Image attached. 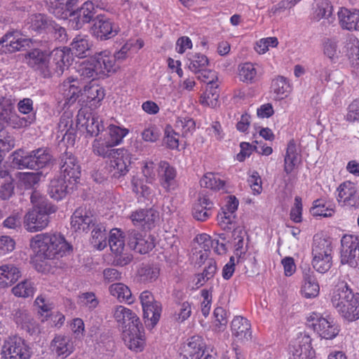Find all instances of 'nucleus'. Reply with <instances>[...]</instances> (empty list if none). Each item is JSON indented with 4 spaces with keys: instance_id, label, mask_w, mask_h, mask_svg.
<instances>
[{
    "instance_id": "nucleus-1",
    "label": "nucleus",
    "mask_w": 359,
    "mask_h": 359,
    "mask_svg": "<svg viewBox=\"0 0 359 359\" xmlns=\"http://www.w3.org/2000/svg\"><path fill=\"white\" fill-rule=\"evenodd\" d=\"M25 60L28 65L39 72L43 77L50 78L55 74L62 75L70 65L72 57L69 50L65 48L54 49L49 54L35 48L27 53Z\"/></svg>"
},
{
    "instance_id": "nucleus-2",
    "label": "nucleus",
    "mask_w": 359,
    "mask_h": 359,
    "mask_svg": "<svg viewBox=\"0 0 359 359\" xmlns=\"http://www.w3.org/2000/svg\"><path fill=\"white\" fill-rule=\"evenodd\" d=\"M30 246L41 259H53L69 253L72 246L58 233H39L34 236Z\"/></svg>"
},
{
    "instance_id": "nucleus-3",
    "label": "nucleus",
    "mask_w": 359,
    "mask_h": 359,
    "mask_svg": "<svg viewBox=\"0 0 359 359\" xmlns=\"http://www.w3.org/2000/svg\"><path fill=\"white\" fill-rule=\"evenodd\" d=\"M33 208L24 217V226L29 232H36L45 229L49 222V214L55 212L46 198L34 191L30 196Z\"/></svg>"
},
{
    "instance_id": "nucleus-4",
    "label": "nucleus",
    "mask_w": 359,
    "mask_h": 359,
    "mask_svg": "<svg viewBox=\"0 0 359 359\" xmlns=\"http://www.w3.org/2000/svg\"><path fill=\"white\" fill-rule=\"evenodd\" d=\"M52 155L47 148H39L30 152L18 149L12 154V163L19 169L37 170L48 165Z\"/></svg>"
},
{
    "instance_id": "nucleus-5",
    "label": "nucleus",
    "mask_w": 359,
    "mask_h": 359,
    "mask_svg": "<svg viewBox=\"0 0 359 359\" xmlns=\"http://www.w3.org/2000/svg\"><path fill=\"white\" fill-rule=\"evenodd\" d=\"M309 327H312L321 338L332 339L336 337L339 328L334 318L327 316L323 317L320 313L313 312L307 317Z\"/></svg>"
},
{
    "instance_id": "nucleus-6",
    "label": "nucleus",
    "mask_w": 359,
    "mask_h": 359,
    "mask_svg": "<svg viewBox=\"0 0 359 359\" xmlns=\"http://www.w3.org/2000/svg\"><path fill=\"white\" fill-rule=\"evenodd\" d=\"M139 298L143 310L145 325L152 329L160 319L161 305L160 302L155 300L151 292L148 290L143 291Z\"/></svg>"
},
{
    "instance_id": "nucleus-7",
    "label": "nucleus",
    "mask_w": 359,
    "mask_h": 359,
    "mask_svg": "<svg viewBox=\"0 0 359 359\" xmlns=\"http://www.w3.org/2000/svg\"><path fill=\"white\" fill-rule=\"evenodd\" d=\"M1 355L4 359H29L31 351L25 339L13 336L4 341Z\"/></svg>"
},
{
    "instance_id": "nucleus-8",
    "label": "nucleus",
    "mask_w": 359,
    "mask_h": 359,
    "mask_svg": "<svg viewBox=\"0 0 359 359\" xmlns=\"http://www.w3.org/2000/svg\"><path fill=\"white\" fill-rule=\"evenodd\" d=\"M121 32L119 25L111 18L98 15L93 20L90 28L92 35L100 41L111 39Z\"/></svg>"
},
{
    "instance_id": "nucleus-9",
    "label": "nucleus",
    "mask_w": 359,
    "mask_h": 359,
    "mask_svg": "<svg viewBox=\"0 0 359 359\" xmlns=\"http://www.w3.org/2000/svg\"><path fill=\"white\" fill-rule=\"evenodd\" d=\"M341 262L351 267L359 266V237L346 234L341 239Z\"/></svg>"
},
{
    "instance_id": "nucleus-10",
    "label": "nucleus",
    "mask_w": 359,
    "mask_h": 359,
    "mask_svg": "<svg viewBox=\"0 0 359 359\" xmlns=\"http://www.w3.org/2000/svg\"><path fill=\"white\" fill-rule=\"evenodd\" d=\"M289 355L290 359H313L315 351L311 346L310 336L306 333H299L290 342Z\"/></svg>"
},
{
    "instance_id": "nucleus-11",
    "label": "nucleus",
    "mask_w": 359,
    "mask_h": 359,
    "mask_svg": "<svg viewBox=\"0 0 359 359\" xmlns=\"http://www.w3.org/2000/svg\"><path fill=\"white\" fill-rule=\"evenodd\" d=\"M112 316L123 333L129 330H137V326L141 325L135 313L122 305H116L112 309Z\"/></svg>"
},
{
    "instance_id": "nucleus-12",
    "label": "nucleus",
    "mask_w": 359,
    "mask_h": 359,
    "mask_svg": "<svg viewBox=\"0 0 359 359\" xmlns=\"http://www.w3.org/2000/svg\"><path fill=\"white\" fill-rule=\"evenodd\" d=\"M59 93L62 96L60 102H63V108L73 105L83 95L78 78L73 76L69 77L60 85Z\"/></svg>"
},
{
    "instance_id": "nucleus-13",
    "label": "nucleus",
    "mask_w": 359,
    "mask_h": 359,
    "mask_svg": "<svg viewBox=\"0 0 359 359\" xmlns=\"http://www.w3.org/2000/svg\"><path fill=\"white\" fill-rule=\"evenodd\" d=\"M60 177L69 183L76 182L81 177V167L76 157L69 151L60 156Z\"/></svg>"
},
{
    "instance_id": "nucleus-14",
    "label": "nucleus",
    "mask_w": 359,
    "mask_h": 359,
    "mask_svg": "<svg viewBox=\"0 0 359 359\" xmlns=\"http://www.w3.org/2000/svg\"><path fill=\"white\" fill-rule=\"evenodd\" d=\"M337 201L342 207L357 208L359 205V191L350 181L341 183L337 189Z\"/></svg>"
},
{
    "instance_id": "nucleus-15",
    "label": "nucleus",
    "mask_w": 359,
    "mask_h": 359,
    "mask_svg": "<svg viewBox=\"0 0 359 359\" xmlns=\"http://www.w3.org/2000/svg\"><path fill=\"white\" fill-rule=\"evenodd\" d=\"M128 245L140 254H146L154 248V238L151 235L142 234L136 230H130L128 231Z\"/></svg>"
},
{
    "instance_id": "nucleus-16",
    "label": "nucleus",
    "mask_w": 359,
    "mask_h": 359,
    "mask_svg": "<svg viewBox=\"0 0 359 359\" xmlns=\"http://www.w3.org/2000/svg\"><path fill=\"white\" fill-rule=\"evenodd\" d=\"M95 13V8L92 1H85L82 6L72 15V18L69 20V25L74 29H79L83 26L93 20V16Z\"/></svg>"
},
{
    "instance_id": "nucleus-17",
    "label": "nucleus",
    "mask_w": 359,
    "mask_h": 359,
    "mask_svg": "<svg viewBox=\"0 0 359 359\" xmlns=\"http://www.w3.org/2000/svg\"><path fill=\"white\" fill-rule=\"evenodd\" d=\"M92 151L97 156L111 158L116 156V153L123 152V148L116 149L103 134L97 135L93 141Z\"/></svg>"
},
{
    "instance_id": "nucleus-18",
    "label": "nucleus",
    "mask_w": 359,
    "mask_h": 359,
    "mask_svg": "<svg viewBox=\"0 0 359 359\" xmlns=\"http://www.w3.org/2000/svg\"><path fill=\"white\" fill-rule=\"evenodd\" d=\"M158 177L161 187L166 191L175 190L177 187V170L168 162L162 161L158 163Z\"/></svg>"
},
{
    "instance_id": "nucleus-19",
    "label": "nucleus",
    "mask_w": 359,
    "mask_h": 359,
    "mask_svg": "<svg viewBox=\"0 0 359 359\" xmlns=\"http://www.w3.org/2000/svg\"><path fill=\"white\" fill-rule=\"evenodd\" d=\"M343 54L350 60L353 72L359 76V40L355 36H349L343 42Z\"/></svg>"
},
{
    "instance_id": "nucleus-20",
    "label": "nucleus",
    "mask_w": 359,
    "mask_h": 359,
    "mask_svg": "<svg viewBox=\"0 0 359 359\" xmlns=\"http://www.w3.org/2000/svg\"><path fill=\"white\" fill-rule=\"evenodd\" d=\"M50 348L57 356L67 358L74 352L75 346L70 336L57 334L51 341Z\"/></svg>"
},
{
    "instance_id": "nucleus-21",
    "label": "nucleus",
    "mask_w": 359,
    "mask_h": 359,
    "mask_svg": "<svg viewBox=\"0 0 359 359\" xmlns=\"http://www.w3.org/2000/svg\"><path fill=\"white\" fill-rule=\"evenodd\" d=\"M355 296L344 281H340L335 286L331 302L333 306L339 312L345 304H348Z\"/></svg>"
},
{
    "instance_id": "nucleus-22",
    "label": "nucleus",
    "mask_w": 359,
    "mask_h": 359,
    "mask_svg": "<svg viewBox=\"0 0 359 359\" xmlns=\"http://www.w3.org/2000/svg\"><path fill=\"white\" fill-rule=\"evenodd\" d=\"M94 217L85 208H77L71 218V226L75 231H87L90 225H94Z\"/></svg>"
},
{
    "instance_id": "nucleus-23",
    "label": "nucleus",
    "mask_w": 359,
    "mask_h": 359,
    "mask_svg": "<svg viewBox=\"0 0 359 359\" xmlns=\"http://www.w3.org/2000/svg\"><path fill=\"white\" fill-rule=\"evenodd\" d=\"M57 137L66 139L68 142H74L76 129L74 126L73 114L70 111H65L60 118L57 124Z\"/></svg>"
},
{
    "instance_id": "nucleus-24",
    "label": "nucleus",
    "mask_w": 359,
    "mask_h": 359,
    "mask_svg": "<svg viewBox=\"0 0 359 359\" xmlns=\"http://www.w3.org/2000/svg\"><path fill=\"white\" fill-rule=\"evenodd\" d=\"M214 204L206 195H201L194 203L192 215L194 218L200 222L208 220L212 215Z\"/></svg>"
},
{
    "instance_id": "nucleus-25",
    "label": "nucleus",
    "mask_w": 359,
    "mask_h": 359,
    "mask_svg": "<svg viewBox=\"0 0 359 359\" xmlns=\"http://www.w3.org/2000/svg\"><path fill=\"white\" fill-rule=\"evenodd\" d=\"M231 332L235 340L245 342L251 339L252 332L250 322L241 316L235 317L231 322Z\"/></svg>"
},
{
    "instance_id": "nucleus-26",
    "label": "nucleus",
    "mask_w": 359,
    "mask_h": 359,
    "mask_svg": "<svg viewBox=\"0 0 359 359\" xmlns=\"http://www.w3.org/2000/svg\"><path fill=\"white\" fill-rule=\"evenodd\" d=\"M337 14L342 29L349 31L359 30V9L341 8Z\"/></svg>"
},
{
    "instance_id": "nucleus-27",
    "label": "nucleus",
    "mask_w": 359,
    "mask_h": 359,
    "mask_svg": "<svg viewBox=\"0 0 359 359\" xmlns=\"http://www.w3.org/2000/svg\"><path fill=\"white\" fill-rule=\"evenodd\" d=\"M91 59L100 76L106 75L116 69V58L108 50L101 52Z\"/></svg>"
},
{
    "instance_id": "nucleus-28",
    "label": "nucleus",
    "mask_w": 359,
    "mask_h": 359,
    "mask_svg": "<svg viewBox=\"0 0 359 359\" xmlns=\"http://www.w3.org/2000/svg\"><path fill=\"white\" fill-rule=\"evenodd\" d=\"M111 161V168L113 176L119 178L126 175L129 171V166L131 163V155L127 150L123 149L121 153H116V156Z\"/></svg>"
},
{
    "instance_id": "nucleus-29",
    "label": "nucleus",
    "mask_w": 359,
    "mask_h": 359,
    "mask_svg": "<svg viewBox=\"0 0 359 359\" xmlns=\"http://www.w3.org/2000/svg\"><path fill=\"white\" fill-rule=\"evenodd\" d=\"M142 325L137 326V330H129L123 333V339L126 345L132 351L140 352L145 344Z\"/></svg>"
},
{
    "instance_id": "nucleus-30",
    "label": "nucleus",
    "mask_w": 359,
    "mask_h": 359,
    "mask_svg": "<svg viewBox=\"0 0 359 359\" xmlns=\"http://www.w3.org/2000/svg\"><path fill=\"white\" fill-rule=\"evenodd\" d=\"M320 287L313 271L310 269L303 272L301 292L305 298H314L319 294Z\"/></svg>"
},
{
    "instance_id": "nucleus-31",
    "label": "nucleus",
    "mask_w": 359,
    "mask_h": 359,
    "mask_svg": "<svg viewBox=\"0 0 359 359\" xmlns=\"http://www.w3.org/2000/svg\"><path fill=\"white\" fill-rule=\"evenodd\" d=\"M29 39L22 38L17 32L7 33L1 39L0 43L5 47L6 51L14 53L20 50L29 45Z\"/></svg>"
},
{
    "instance_id": "nucleus-32",
    "label": "nucleus",
    "mask_w": 359,
    "mask_h": 359,
    "mask_svg": "<svg viewBox=\"0 0 359 359\" xmlns=\"http://www.w3.org/2000/svg\"><path fill=\"white\" fill-rule=\"evenodd\" d=\"M340 39L333 36L325 37L322 41L323 54L331 61H335L342 55V48L339 46Z\"/></svg>"
},
{
    "instance_id": "nucleus-33",
    "label": "nucleus",
    "mask_w": 359,
    "mask_h": 359,
    "mask_svg": "<svg viewBox=\"0 0 359 359\" xmlns=\"http://www.w3.org/2000/svg\"><path fill=\"white\" fill-rule=\"evenodd\" d=\"M21 276L19 269L13 264H3L0 266V287L12 285Z\"/></svg>"
},
{
    "instance_id": "nucleus-34",
    "label": "nucleus",
    "mask_w": 359,
    "mask_h": 359,
    "mask_svg": "<svg viewBox=\"0 0 359 359\" xmlns=\"http://www.w3.org/2000/svg\"><path fill=\"white\" fill-rule=\"evenodd\" d=\"M67 180L59 176L50 180L48 193L50 198L55 201L64 198L67 194Z\"/></svg>"
},
{
    "instance_id": "nucleus-35",
    "label": "nucleus",
    "mask_w": 359,
    "mask_h": 359,
    "mask_svg": "<svg viewBox=\"0 0 359 359\" xmlns=\"http://www.w3.org/2000/svg\"><path fill=\"white\" fill-rule=\"evenodd\" d=\"M13 319L18 326L27 332L34 331L35 321L31 313L25 309L21 308L13 311Z\"/></svg>"
},
{
    "instance_id": "nucleus-36",
    "label": "nucleus",
    "mask_w": 359,
    "mask_h": 359,
    "mask_svg": "<svg viewBox=\"0 0 359 359\" xmlns=\"http://www.w3.org/2000/svg\"><path fill=\"white\" fill-rule=\"evenodd\" d=\"M300 161V156L297 152V145L294 140H290L287 144L284 159V171L290 174Z\"/></svg>"
},
{
    "instance_id": "nucleus-37",
    "label": "nucleus",
    "mask_w": 359,
    "mask_h": 359,
    "mask_svg": "<svg viewBox=\"0 0 359 359\" xmlns=\"http://www.w3.org/2000/svg\"><path fill=\"white\" fill-rule=\"evenodd\" d=\"M271 88L274 94V99L277 100L287 97L291 91V86L288 80L282 76H278L273 79Z\"/></svg>"
},
{
    "instance_id": "nucleus-38",
    "label": "nucleus",
    "mask_w": 359,
    "mask_h": 359,
    "mask_svg": "<svg viewBox=\"0 0 359 359\" xmlns=\"http://www.w3.org/2000/svg\"><path fill=\"white\" fill-rule=\"evenodd\" d=\"M128 133V129L110 124L107 130H104V135L116 147L123 142L124 137H126Z\"/></svg>"
},
{
    "instance_id": "nucleus-39",
    "label": "nucleus",
    "mask_w": 359,
    "mask_h": 359,
    "mask_svg": "<svg viewBox=\"0 0 359 359\" xmlns=\"http://www.w3.org/2000/svg\"><path fill=\"white\" fill-rule=\"evenodd\" d=\"M90 44L88 36L78 35L72 41L71 48L69 50L72 51V55H75L79 57H84L86 56L87 52L89 51ZM67 49V48H66Z\"/></svg>"
},
{
    "instance_id": "nucleus-40",
    "label": "nucleus",
    "mask_w": 359,
    "mask_h": 359,
    "mask_svg": "<svg viewBox=\"0 0 359 359\" xmlns=\"http://www.w3.org/2000/svg\"><path fill=\"white\" fill-rule=\"evenodd\" d=\"M332 252L330 241L318 235L314 236L312 245L313 257L332 256Z\"/></svg>"
},
{
    "instance_id": "nucleus-41",
    "label": "nucleus",
    "mask_w": 359,
    "mask_h": 359,
    "mask_svg": "<svg viewBox=\"0 0 359 359\" xmlns=\"http://www.w3.org/2000/svg\"><path fill=\"white\" fill-rule=\"evenodd\" d=\"M111 252L115 255L123 253L125 248V236L119 229L110 231L108 243Z\"/></svg>"
},
{
    "instance_id": "nucleus-42",
    "label": "nucleus",
    "mask_w": 359,
    "mask_h": 359,
    "mask_svg": "<svg viewBox=\"0 0 359 359\" xmlns=\"http://www.w3.org/2000/svg\"><path fill=\"white\" fill-rule=\"evenodd\" d=\"M205 344L201 337L193 336L188 339L187 343L184 346V351L186 356L188 355L192 359H195L197 355H200L205 351Z\"/></svg>"
},
{
    "instance_id": "nucleus-43",
    "label": "nucleus",
    "mask_w": 359,
    "mask_h": 359,
    "mask_svg": "<svg viewBox=\"0 0 359 359\" xmlns=\"http://www.w3.org/2000/svg\"><path fill=\"white\" fill-rule=\"evenodd\" d=\"M82 94V99L86 98L87 102H94L95 104L99 103L104 97V89L93 82L83 87Z\"/></svg>"
},
{
    "instance_id": "nucleus-44",
    "label": "nucleus",
    "mask_w": 359,
    "mask_h": 359,
    "mask_svg": "<svg viewBox=\"0 0 359 359\" xmlns=\"http://www.w3.org/2000/svg\"><path fill=\"white\" fill-rule=\"evenodd\" d=\"M339 313L348 321L359 319V294H355V296L345 304Z\"/></svg>"
},
{
    "instance_id": "nucleus-45",
    "label": "nucleus",
    "mask_w": 359,
    "mask_h": 359,
    "mask_svg": "<svg viewBox=\"0 0 359 359\" xmlns=\"http://www.w3.org/2000/svg\"><path fill=\"white\" fill-rule=\"evenodd\" d=\"M208 65V57L202 53H194L189 54L188 56V68L196 74L204 70Z\"/></svg>"
},
{
    "instance_id": "nucleus-46",
    "label": "nucleus",
    "mask_w": 359,
    "mask_h": 359,
    "mask_svg": "<svg viewBox=\"0 0 359 359\" xmlns=\"http://www.w3.org/2000/svg\"><path fill=\"white\" fill-rule=\"evenodd\" d=\"M109 291L111 295L117 298L120 302H126L128 304L133 302L130 290L123 283H118L111 285Z\"/></svg>"
},
{
    "instance_id": "nucleus-47",
    "label": "nucleus",
    "mask_w": 359,
    "mask_h": 359,
    "mask_svg": "<svg viewBox=\"0 0 359 359\" xmlns=\"http://www.w3.org/2000/svg\"><path fill=\"white\" fill-rule=\"evenodd\" d=\"M50 22L48 18L41 13L30 15L27 20L28 28L35 32H41L46 29Z\"/></svg>"
},
{
    "instance_id": "nucleus-48",
    "label": "nucleus",
    "mask_w": 359,
    "mask_h": 359,
    "mask_svg": "<svg viewBox=\"0 0 359 359\" xmlns=\"http://www.w3.org/2000/svg\"><path fill=\"white\" fill-rule=\"evenodd\" d=\"M91 243L98 250H102L107 247V233L103 225L97 224L93 229Z\"/></svg>"
},
{
    "instance_id": "nucleus-49",
    "label": "nucleus",
    "mask_w": 359,
    "mask_h": 359,
    "mask_svg": "<svg viewBox=\"0 0 359 359\" xmlns=\"http://www.w3.org/2000/svg\"><path fill=\"white\" fill-rule=\"evenodd\" d=\"M257 72L251 62H245L238 67V78L245 83H252L257 80Z\"/></svg>"
},
{
    "instance_id": "nucleus-50",
    "label": "nucleus",
    "mask_w": 359,
    "mask_h": 359,
    "mask_svg": "<svg viewBox=\"0 0 359 359\" xmlns=\"http://www.w3.org/2000/svg\"><path fill=\"white\" fill-rule=\"evenodd\" d=\"M87 133L95 137L97 135H103L104 133V126L102 119L95 115L88 116L86 121Z\"/></svg>"
},
{
    "instance_id": "nucleus-51",
    "label": "nucleus",
    "mask_w": 359,
    "mask_h": 359,
    "mask_svg": "<svg viewBox=\"0 0 359 359\" xmlns=\"http://www.w3.org/2000/svg\"><path fill=\"white\" fill-rule=\"evenodd\" d=\"M77 72L81 77V80L91 79L93 81L97 76H100L92 59L82 62L79 65Z\"/></svg>"
},
{
    "instance_id": "nucleus-52",
    "label": "nucleus",
    "mask_w": 359,
    "mask_h": 359,
    "mask_svg": "<svg viewBox=\"0 0 359 359\" xmlns=\"http://www.w3.org/2000/svg\"><path fill=\"white\" fill-rule=\"evenodd\" d=\"M219 86H209L201 97V102L210 107H215L219 98Z\"/></svg>"
},
{
    "instance_id": "nucleus-53",
    "label": "nucleus",
    "mask_w": 359,
    "mask_h": 359,
    "mask_svg": "<svg viewBox=\"0 0 359 359\" xmlns=\"http://www.w3.org/2000/svg\"><path fill=\"white\" fill-rule=\"evenodd\" d=\"M201 186L212 190L219 191L224 189V181L212 172L205 174L200 180Z\"/></svg>"
},
{
    "instance_id": "nucleus-54",
    "label": "nucleus",
    "mask_w": 359,
    "mask_h": 359,
    "mask_svg": "<svg viewBox=\"0 0 359 359\" xmlns=\"http://www.w3.org/2000/svg\"><path fill=\"white\" fill-rule=\"evenodd\" d=\"M192 312L191 304L188 301L179 302L175 309L174 318L180 323L187 320Z\"/></svg>"
},
{
    "instance_id": "nucleus-55",
    "label": "nucleus",
    "mask_w": 359,
    "mask_h": 359,
    "mask_svg": "<svg viewBox=\"0 0 359 359\" xmlns=\"http://www.w3.org/2000/svg\"><path fill=\"white\" fill-rule=\"evenodd\" d=\"M35 290L34 283L27 280L22 281L12 289L15 296L24 298L32 296Z\"/></svg>"
},
{
    "instance_id": "nucleus-56",
    "label": "nucleus",
    "mask_w": 359,
    "mask_h": 359,
    "mask_svg": "<svg viewBox=\"0 0 359 359\" xmlns=\"http://www.w3.org/2000/svg\"><path fill=\"white\" fill-rule=\"evenodd\" d=\"M332 13V6L328 0H323L317 4L313 13V18L320 20L322 18H329Z\"/></svg>"
},
{
    "instance_id": "nucleus-57",
    "label": "nucleus",
    "mask_w": 359,
    "mask_h": 359,
    "mask_svg": "<svg viewBox=\"0 0 359 359\" xmlns=\"http://www.w3.org/2000/svg\"><path fill=\"white\" fill-rule=\"evenodd\" d=\"M217 269L216 262L213 260H209L203 273L198 274L196 285L202 286L206 281L213 278Z\"/></svg>"
},
{
    "instance_id": "nucleus-58",
    "label": "nucleus",
    "mask_w": 359,
    "mask_h": 359,
    "mask_svg": "<svg viewBox=\"0 0 359 359\" xmlns=\"http://www.w3.org/2000/svg\"><path fill=\"white\" fill-rule=\"evenodd\" d=\"M311 213L314 217L323 216L328 217L332 216L334 212L333 208L325 207V203L320 199L313 201V206L311 208Z\"/></svg>"
},
{
    "instance_id": "nucleus-59",
    "label": "nucleus",
    "mask_w": 359,
    "mask_h": 359,
    "mask_svg": "<svg viewBox=\"0 0 359 359\" xmlns=\"http://www.w3.org/2000/svg\"><path fill=\"white\" fill-rule=\"evenodd\" d=\"M34 306L41 315H48V313L53 309V304L50 299L44 294L39 295L34 301Z\"/></svg>"
},
{
    "instance_id": "nucleus-60",
    "label": "nucleus",
    "mask_w": 359,
    "mask_h": 359,
    "mask_svg": "<svg viewBox=\"0 0 359 359\" xmlns=\"http://www.w3.org/2000/svg\"><path fill=\"white\" fill-rule=\"evenodd\" d=\"M78 302L81 306L87 308L89 310H93L99 304L95 293L91 292L81 293L79 296Z\"/></svg>"
},
{
    "instance_id": "nucleus-61",
    "label": "nucleus",
    "mask_w": 359,
    "mask_h": 359,
    "mask_svg": "<svg viewBox=\"0 0 359 359\" xmlns=\"http://www.w3.org/2000/svg\"><path fill=\"white\" fill-rule=\"evenodd\" d=\"M180 135L176 133L172 126H167L165 128L164 143L170 149H177L179 147Z\"/></svg>"
},
{
    "instance_id": "nucleus-62",
    "label": "nucleus",
    "mask_w": 359,
    "mask_h": 359,
    "mask_svg": "<svg viewBox=\"0 0 359 359\" xmlns=\"http://www.w3.org/2000/svg\"><path fill=\"white\" fill-rule=\"evenodd\" d=\"M161 133L158 128L151 123L145 125L141 133L142 138L145 142H155L160 137Z\"/></svg>"
},
{
    "instance_id": "nucleus-63",
    "label": "nucleus",
    "mask_w": 359,
    "mask_h": 359,
    "mask_svg": "<svg viewBox=\"0 0 359 359\" xmlns=\"http://www.w3.org/2000/svg\"><path fill=\"white\" fill-rule=\"evenodd\" d=\"M133 191L137 194L142 197H147L151 194V189L146 184L144 180L137 177H133L131 181Z\"/></svg>"
},
{
    "instance_id": "nucleus-64",
    "label": "nucleus",
    "mask_w": 359,
    "mask_h": 359,
    "mask_svg": "<svg viewBox=\"0 0 359 359\" xmlns=\"http://www.w3.org/2000/svg\"><path fill=\"white\" fill-rule=\"evenodd\" d=\"M312 265L318 272L324 273L327 271L332 266V256L313 257Z\"/></svg>"
}]
</instances>
